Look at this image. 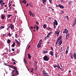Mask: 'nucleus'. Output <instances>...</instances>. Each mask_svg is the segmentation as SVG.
I'll list each match as a JSON object with an SVG mask.
<instances>
[{"label": "nucleus", "instance_id": "f257e3e1", "mask_svg": "<svg viewBox=\"0 0 76 76\" xmlns=\"http://www.w3.org/2000/svg\"><path fill=\"white\" fill-rule=\"evenodd\" d=\"M12 68L14 70H13L11 72V76H17L19 75V72L17 68L15 66H12Z\"/></svg>", "mask_w": 76, "mask_h": 76}, {"label": "nucleus", "instance_id": "f03ea898", "mask_svg": "<svg viewBox=\"0 0 76 76\" xmlns=\"http://www.w3.org/2000/svg\"><path fill=\"white\" fill-rule=\"evenodd\" d=\"M43 60L45 61H48L49 60V58L47 56H45L43 57Z\"/></svg>", "mask_w": 76, "mask_h": 76}, {"label": "nucleus", "instance_id": "7ed1b4c3", "mask_svg": "<svg viewBox=\"0 0 76 76\" xmlns=\"http://www.w3.org/2000/svg\"><path fill=\"white\" fill-rule=\"evenodd\" d=\"M42 74L44 75L45 74V75H43V76H50L49 75H48V73H47L46 72V71H45V70H43L42 71Z\"/></svg>", "mask_w": 76, "mask_h": 76}, {"label": "nucleus", "instance_id": "20e7f679", "mask_svg": "<svg viewBox=\"0 0 76 76\" xmlns=\"http://www.w3.org/2000/svg\"><path fill=\"white\" fill-rule=\"evenodd\" d=\"M69 31L66 29H65L64 30L63 32V33H66V34H67L69 33Z\"/></svg>", "mask_w": 76, "mask_h": 76}, {"label": "nucleus", "instance_id": "39448f33", "mask_svg": "<svg viewBox=\"0 0 76 76\" xmlns=\"http://www.w3.org/2000/svg\"><path fill=\"white\" fill-rule=\"evenodd\" d=\"M58 7L60 8H61V9L64 8V7L62 5L60 4H59V5L58 6L56 5V7Z\"/></svg>", "mask_w": 76, "mask_h": 76}, {"label": "nucleus", "instance_id": "423d86ee", "mask_svg": "<svg viewBox=\"0 0 76 76\" xmlns=\"http://www.w3.org/2000/svg\"><path fill=\"white\" fill-rule=\"evenodd\" d=\"M62 38V36L61 35L60 36V37H58V39H57V40L56 41V42L58 43L59 42V40H60V39H61Z\"/></svg>", "mask_w": 76, "mask_h": 76}, {"label": "nucleus", "instance_id": "0eeeda50", "mask_svg": "<svg viewBox=\"0 0 76 76\" xmlns=\"http://www.w3.org/2000/svg\"><path fill=\"white\" fill-rule=\"evenodd\" d=\"M62 43V39H60V41L59 42V43H58V46H60Z\"/></svg>", "mask_w": 76, "mask_h": 76}, {"label": "nucleus", "instance_id": "6e6552de", "mask_svg": "<svg viewBox=\"0 0 76 76\" xmlns=\"http://www.w3.org/2000/svg\"><path fill=\"white\" fill-rule=\"evenodd\" d=\"M76 24V19H75L74 20L73 24L72 25V26L74 27Z\"/></svg>", "mask_w": 76, "mask_h": 76}, {"label": "nucleus", "instance_id": "1a4fd4ad", "mask_svg": "<svg viewBox=\"0 0 76 76\" xmlns=\"http://www.w3.org/2000/svg\"><path fill=\"white\" fill-rule=\"evenodd\" d=\"M70 36V34H68L66 36V39H68L69 38Z\"/></svg>", "mask_w": 76, "mask_h": 76}, {"label": "nucleus", "instance_id": "9d476101", "mask_svg": "<svg viewBox=\"0 0 76 76\" xmlns=\"http://www.w3.org/2000/svg\"><path fill=\"white\" fill-rule=\"evenodd\" d=\"M54 20L55 21L54 22V25L55 24L56 26L58 25V23L56 20V19H55Z\"/></svg>", "mask_w": 76, "mask_h": 76}, {"label": "nucleus", "instance_id": "9b49d317", "mask_svg": "<svg viewBox=\"0 0 76 76\" xmlns=\"http://www.w3.org/2000/svg\"><path fill=\"white\" fill-rule=\"evenodd\" d=\"M15 40V41L16 42L17 44L18 45V47H20V43H19V42L17 40Z\"/></svg>", "mask_w": 76, "mask_h": 76}, {"label": "nucleus", "instance_id": "f8f14e48", "mask_svg": "<svg viewBox=\"0 0 76 76\" xmlns=\"http://www.w3.org/2000/svg\"><path fill=\"white\" fill-rule=\"evenodd\" d=\"M14 27L13 26V24H11L10 25V28L11 29V30H13L14 28Z\"/></svg>", "mask_w": 76, "mask_h": 76}, {"label": "nucleus", "instance_id": "ddd939ff", "mask_svg": "<svg viewBox=\"0 0 76 76\" xmlns=\"http://www.w3.org/2000/svg\"><path fill=\"white\" fill-rule=\"evenodd\" d=\"M35 26L36 27V30L38 31V30L39 29V27H38V26L37 25H35Z\"/></svg>", "mask_w": 76, "mask_h": 76}, {"label": "nucleus", "instance_id": "4468645a", "mask_svg": "<svg viewBox=\"0 0 76 76\" xmlns=\"http://www.w3.org/2000/svg\"><path fill=\"white\" fill-rule=\"evenodd\" d=\"M34 65L36 66V68H37V61H35Z\"/></svg>", "mask_w": 76, "mask_h": 76}, {"label": "nucleus", "instance_id": "2eb2a0df", "mask_svg": "<svg viewBox=\"0 0 76 76\" xmlns=\"http://www.w3.org/2000/svg\"><path fill=\"white\" fill-rule=\"evenodd\" d=\"M74 55H73L74 59L76 60V53H74Z\"/></svg>", "mask_w": 76, "mask_h": 76}, {"label": "nucleus", "instance_id": "dca6fc26", "mask_svg": "<svg viewBox=\"0 0 76 76\" xmlns=\"http://www.w3.org/2000/svg\"><path fill=\"white\" fill-rule=\"evenodd\" d=\"M52 33V32L50 33H49L48 35H47V37L48 38L50 37L49 36Z\"/></svg>", "mask_w": 76, "mask_h": 76}, {"label": "nucleus", "instance_id": "f3484780", "mask_svg": "<svg viewBox=\"0 0 76 76\" xmlns=\"http://www.w3.org/2000/svg\"><path fill=\"white\" fill-rule=\"evenodd\" d=\"M28 58L29 59H31V56L30 54H28Z\"/></svg>", "mask_w": 76, "mask_h": 76}, {"label": "nucleus", "instance_id": "a211bd4d", "mask_svg": "<svg viewBox=\"0 0 76 76\" xmlns=\"http://www.w3.org/2000/svg\"><path fill=\"white\" fill-rule=\"evenodd\" d=\"M41 44H38L37 45V48H40V47H41Z\"/></svg>", "mask_w": 76, "mask_h": 76}, {"label": "nucleus", "instance_id": "6ab92c4d", "mask_svg": "<svg viewBox=\"0 0 76 76\" xmlns=\"http://www.w3.org/2000/svg\"><path fill=\"white\" fill-rule=\"evenodd\" d=\"M42 40L41 39L40 40H39V42L38 43V44L41 45L42 44Z\"/></svg>", "mask_w": 76, "mask_h": 76}, {"label": "nucleus", "instance_id": "aec40b11", "mask_svg": "<svg viewBox=\"0 0 76 76\" xmlns=\"http://www.w3.org/2000/svg\"><path fill=\"white\" fill-rule=\"evenodd\" d=\"M72 3V1H70L69 2L68 4L69 5H71Z\"/></svg>", "mask_w": 76, "mask_h": 76}, {"label": "nucleus", "instance_id": "412c9836", "mask_svg": "<svg viewBox=\"0 0 76 76\" xmlns=\"http://www.w3.org/2000/svg\"><path fill=\"white\" fill-rule=\"evenodd\" d=\"M1 17H2V19H4V18L5 17V16L4 15H2Z\"/></svg>", "mask_w": 76, "mask_h": 76}, {"label": "nucleus", "instance_id": "4be33fe9", "mask_svg": "<svg viewBox=\"0 0 76 76\" xmlns=\"http://www.w3.org/2000/svg\"><path fill=\"white\" fill-rule=\"evenodd\" d=\"M29 13L30 16H31L32 15V14L31 11V10H30L29 11Z\"/></svg>", "mask_w": 76, "mask_h": 76}, {"label": "nucleus", "instance_id": "5701e85b", "mask_svg": "<svg viewBox=\"0 0 76 76\" xmlns=\"http://www.w3.org/2000/svg\"><path fill=\"white\" fill-rule=\"evenodd\" d=\"M24 62L25 64H27V61L25 58L24 59Z\"/></svg>", "mask_w": 76, "mask_h": 76}, {"label": "nucleus", "instance_id": "b1692460", "mask_svg": "<svg viewBox=\"0 0 76 76\" xmlns=\"http://www.w3.org/2000/svg\"><path fill=\"white\" fill-rule=\"evenodd\" d=\"M27 2L25 0H24L23 1V3L24 4H25Z\"/></svg>", "mask_w": 76, "mask_h": 76}, {"label": "nucleus", "instance_id": "393cba45", "mask_svg": "<svg viewBox=\"0 0 76 76\" xmlns=\"http://www.w3.org/2000/svg\"><path fill=\"white\" fill-rule=\"evenodd\" d=\"M43 3H46L47 0H42Z\"/></svg>", "mask_w": 76, "mask_h": 76}, {"label": "nucleus", "instance_id": "a878e982", "mask_svg": "<svg viewBox=\"0 0 76 76\" xmlns=\"http://www.w3.org/2000/svg\"><path fill=\"white\" fill-rule=\"evenodd\" d=\"M50 55H51L52 56H53V51H51L50 52Z\"/></svg>", "mask_w": 76, "mask_h": 76}, {"label": "nucleus", "instance_id": "bb28decb", "mask_svg": "<svg viewBox=\"0 0 76 76\" xmlns=\"http://www.w3.org/2000/svg\"><path fill=\"white\" fill-rule=\"evenodd\" d=\"M10 42H11V41L9 39H8V41H7V42L8 43L10 44Z\"/></svg>", "mask_w": 76, "mask_h": 76}, {"label": "nucleus", "instance_id": "cd10ccee", "mask_svg": "<svg viewBox=\"0 0 76 76\" xmlns=\"http://www.w3.org/2000/svg\"><path fill=\"white\" fill-rule=\"evenodd\" d=\"M15 45V42L13 43V44H12V47H14Z\"/></svg>", "mask_w": 76, "mask_h": 76}, {"label": "nucleus", "instance_id": "c85d7f7f", "mask_svg": "<svg viewBox=\"0 0 76 76\" xmlns=\"http://www.w3.org/2000/svg\"><path fill=\"white\" fill-rule=\"evenodd\" d=\"M12 16V15H9L7 16V17H8V18H10V17Z\"/></svg>", "mask_w": 76, "mask_h": 76}, {"label": "nucleus", "instance_id": "c756f323", "mask_svg": "<svg viewBox=\"0 0 76 76\" xmlns=\"http://www.w3.org/2000/svg\"><path fill=\"white\" fill-rule=\"evenodd\" d=\"M43 28H45L46 27V26L45 24H44L43 26Z\"/></svg>", "mask_w": 76, "mask_h": 76}, {"label": "nucleus", "instance_id": "7c9ffc66", "mask_svg": "<svg viewBox=\"0 0 76 76\" xmlns=\"http://www.w3.org/2000/svg\"><path fill=\"white\" fill-rule=\"evenodd\" d=\"M4 2L2 0H1L0 1V4H1V3H3V2Z\"/></svg>", "mask_w": 76, "mask_h": 76}, {"label": "nucleus", "instance_id": "2f4dec72", "mask_svg": "<svg viewBox=\"0 0 76 76\" xmlns=\"http://www.w3.org/2000/svg\"><path fill=\"white\" fill-rule=\"evenodd\" d=\"M55 33L56 34H58L59 33V32H58L57 31H55Z\"/></svg>", "mask_w": 76, "mask_h": 76}, {"label": "nucleus", "instance_id": "473e14b6", "mask_svg": "<svg viewBox=\"0 0 76 76\" xmlns=\"http://www.w3.org/2000/svg\"><path fill=\"white\" fill-rule=\"evenodd\" d=\"M32 16L33 17H34L35 16V14L34 13H32Z\"/></svg>", "mask_w": 76, "mask_h": 76}, {"label": "nucleus", "instance_id": "72a5a7b5", "mask_svg": "<svg viewBox=\"0 0 76 76\" xmlns=\"http://www.w3.org/2000/svg\"><path fill=\"white\" fill-rule=\"evenodd\" d=\"M19 37L18 36V34H15V38H18Z\"/></svg>", "mask_w": 76, "mask_h": 76}, {"label": "nucleus", "instance_id": "f704fd0d", "mask_svg": "<svg viewBox=\"0 0 76 76\" xmlns=\"http://www.w3.org/2000/svg\"><path fill=\"white\" fill-rule=\"evenodd\" d=\"M31 3H29V7H30L31 8H32V6H31Z\"/></svg>", "mask_w": 76, "mask_h": 76}, {"label": "nucleus", "instance_id": "c9c22d12", "mask_svg": "<svg viewBox=\"0 0 76 76\" xmlns=\"http://www.w3.org/2000/svg\"><path fill=\"white\" fill-rule=\"evenodd\" d=\"M68 50H66V52H65V53L66 54H67L68 52Z\"/></svg>", "mask_w": 76, "mask_h": 76}, {"label": "nucleus", "instance_id": "e433bc0d", "mask_svg": "<svg viewBox=\"0 0 76 76\" xmlns=\"http://www.w3.org/2000/svg\"><path fill=\"white\" fill-rule=\"evenodd\" d=\"M8 66L9 67H11V68H12V66L11 65H10V64H8Z\"/></svg>", "mask_w": 76, "mask_h": 76}, {"label": "nucleus", "instance_id": "4c0bfd02", "mask_svg": "<svg viewBox=\"0 0 76 76\" xmlns=\"http://www.w3.org/2000/svg\"><path fill=\"white\" fill-rule=\"evenodd\" d=\"M44 54H46L48 53V52L47 51H44Z\"/></svg>", "mask_w": 76, "mask_h": 76}, {"label": "nucleus", "instance_id": "58836bf2", "mask_svg": "<svg viewBox=\"0 0 76 76\" xmlns=\"http://www.w3.org/2000/svg\"><path fill=\"white\" fill-rule=\"evenodd\" d=\"M16 18H14L13 19V23H15V21Z\"/></svg>", "mask_w": 76, "mask_h": 76}, {"label": "nucleus", "instance_id": "ea45409f", "mask_svg": "<svg viewBox=\"0 0 76 76\" xmlns=\"http://www.w3.org/2000/svg\"><path fill=\"white\" fill-rule=\"evenodd\" d=\"M8 36L9 37H10L11 36V35L10 34V32L8 34Z\"/></svg>", "mask_w": 76, "mask_h": 76}, {"label": "nucleus", "instance_id": "a19ab883", "mask_svg": "<svg viewBox=\"0 0 76 76\" xmlns=\"http://www.w3.org/2000/svg\"><path fill=\"white\" fill-rule=\"evenodd\" d=\"M69 55H70V57H71V56H72V53H69Z\"/></svg>", "mask_w": 76, "mask_h": 76}, {"label": "nucleus", "instance_id": "79ce46f5", "mask_svg": "<svg viewBox=\"0 0 76 76\" xmlns=\"http://www.w3.org/2000/svg\"><path fill=\"white\" fill-rule=\"evenodd\" d=\"M51 28L50 27H48V28H47V29L48 30H51Z\"/></svg>", "mask_w": 76, "mask_h": 76}, {"label": "nucleus", "instance_id": "37998d69", "mask_svg": "<svg viewBox=\"0 0 76 76\" xmlns=\"http://www.w3.org/2000/svg\"><path fill=\"white\" fill-rule=\"evenodd\" d=\"M64 13V12L63 11H61V14H63Z\"/></svg>", "mask_w": 76, "mask_h": 76}, {"label": "nucleus", "instance_id": "c03bdc74", "mask_svg": "<svg viewBox=\"0 0 76 76\" xmlns=\"http://www.w3.org/2000/svg\"><path fill=\"white\" fill-rule=\"evenodd\" d=\"M36 23L37 25H39V22L38 21H36Z\"/></svg>", "mask_w": 76, "mask_h": 76}, {"label": "nucleus", "instance_id": "a18cd8bd", "mask_svg": "<svg viewBox=\"0 0 76 76\" xmlns=\"http://www.w3.org/2000/svg\"><path fill=\"white\" fill-rule=\"evenodd\" d=\"M69 46H67V48H66V50H69Z\"/></svg>", "mask_w": 76, "mask_h": 76}, {"label": "nucleus", "instance_id": "49530a36", "mask_svg": "<svg viewBox=\"0 0 76 76\" xmlns=\"http://www.w3.org/2000/svg\"><path fill=\"white\" fill-rule=\"evenodd\" d=\"M4 28V26H1V29H3Z\"/></svg>", "mask_w": 76, "mask_h": 76}, {"label": "nucleus", "instance_id": "de8ad7c7", "mask_svg": "<svg viewBox=\"0 0 76 76\" xmlns=\"http://www.w3.org/2000/svg\"><path fill=\"white\" fill-rule=\"evenodd\" d=\"M12 61H15V62H17V61H16V60H14V59H12Z\"/></svg>", "mask_w": 76, "mask_h": 76}, {"label": "nucleus", "instance_id": "09e8293b", "mask_svg": "<svg viewBox=\"0 0 76 76\" xmlns=\"http://www.w3.org/2000/svg\"><path fill=\"white\" fill-rule=\"evenodd\" d=\"M47 36L45 37V40L47 39Z\"/></svg>", "mask_w": 76, "mask_h": 76}, {"label": "nucleus", "instance_id": "8fccbe9b", "mask_svg": "<svg viewBox=\"0 0 76 76\" xmlns=\"http://www.w3.org/2000/svg\"><path fill=\"white\" fill-rule=\"evenodd\" d=\"M55 55H56V58L57 57V54L56 53L55 54Z\"/></svg>", "mask_w": 76, "mask_h": 76}, {"label": "nucleus", "instance_id": "3c124183", "mask_svg": "<svg viewBox=\"0 0 76 76\" xmlns=\"http://www.w3.org/2000/svg\"><path fill=\"white\" fill-rule=\"evenodd\" d=\"M51 49L52 51H53V48L52 47H51Z\"/></svg>", "mask_w": 76, "mask_h": 76}, {"label": "nucleus", "instance_id": "603ef678", "mask_svg": "<svg viewBox=\"0 0 76 76\" xmlns=\"http://www.w3.org/2000/svg\"><path fill=\"white\" fill-rule=\"evenodd\" d=\"M49 1L50 3H52V0H49Z\"/></svg>", "mask_w": 76, "mask_h": 76}, {"label": "nucleus", "instance_id": "864d4df0", "mask_svg": "<svg viewBox=\"0 0 76 76\" xmlns=\"http://www.w3.org/2000/svg\"><path fill=\"white\" fill-rule=\"evenodd\" d=\"M29 5V4L27 3V4H26V7H28Z\"/></svg>", "mask_w": 76, "mask_h": 76}, {"label": "nucleus", "instance_id": "5fc2aeb1", "mask_svg": "<svg viewBox=\"0 0 76 76\" xmlns=\"http://www.w3.org/2000/svg\"><path fill=\"white\" fill-rule=\"evenodd\" d=\"M30 46H31L30 45L29 46H28V49H27V50H28V49H29V48H30Z\"/></svg>", "mask_w": 76, "mask_h": 76}, {"label": "nucleus", "instance_id": "6e6d98bb", "mask_svg": "<svg viewBox=\"0 0 76 76\" xmlns=\"http://www.w3.org/2000/svg\"><path fill=\"white\" fill-rule=\"evenodd\" d=\"M9 4H10V5H9V7H10L11 6V4H10V2L9 3Z\"/></svg>", "mask_w": 76, "mask_h": 76}, {"label": "nucleus", "instance_id": "4d7b16f0", "mask_svg": "<svg viewBox=\"0 0 76 76\" xmlns=\"http://www.w3.org/2000/svg\"><path fill=\"white\" fill-rule=\"evenodd\" d=\"M57 67V65H55L54 66V68H56V67Z\"/></svg>", "mask_w": 76, "mask_h": 76}, {"label": "nucleus", "instance_id": "13d9d810", "mask_svg": "<svg viewBox=\"0 0 76 76\" xmlns=\"http://www.w3.org/2000/svg\"><path fill=\"white\" fill-rule=\"evenodd\" d=\"M69 18L68 16H67V20H69Z\"/></svg>", "mask_w": 76, "mask_h": 76}, {"label": "nucleus", "instance_id": "bf43d9fd", "mask_svg": "<svg viewBox=\"0 0 76 76\" xmlns=\"http://www.w3.org/2000/svg\"><path fill=\"white\" fill-rule=\"evenodd\" d=\"M31 70L32 71H34L33 68L32 67L31 68Z\"/></svg>", "mask_w": 76, "mask_h": 76}, {"label": "nucleus", "instance_id": "052dcab7", "mask_svg": "<svg viewBox=\"0 0 76 76\" xmlns=\"http://www.w3.org/2000/svg\"><path fill=\"white\" fill-rule=\"evenodd\" d=\"M15 49L14 48L12 49V51H15Z\"/></svg>", "mask_w": 76, "mask_h": 76}, {"label": "nucleus", "instance_id": "680f3d73", "mask_svg": "<svg viewBox=\"0 0 76 76\" xmlns=\"http://www.w3.org/2000/svg\"><path fill=\"white\" fill-rule=\"evenodd\" d=\"M12 7H10V8L9 9L10 10V11H11L12 10Z\"/></svg>", "mask_w": 76, "mask_h": 76}, {"label": "nucleus", "instance_id": "e2e57ef3", "mask_svg": "<svg viewBox=\"0 0 76 76\" xmlns=\"http://www.w3.org/2000/svg\"><path fill=\"white\" fill-rule=\"evenodd\" d=\"M57 67L60 66H59V64H57Z\"/></svg>", "mask_w": 76, "mask_h": 76}, {"label": "nucleus", "instance_id": "0e129e2a", "mask_svg": "<svg viewBox=\"0 0 76 76\" xmlns=\"http://www.w3.org/2000/svg\"><path fill=\"white\" fill-rule=\"evenodd\" d=\"M56 28V26L55 25V24H54V29H55Z\"/></svg>", "mask_w": 76, "mask_h": 76}, {"label": "nucleus", "instance_id": "69168bd1", "mask_svg": "<svg viewBox=\"0 0 76 76\" xmlns=\"http://www.w3.org/2000/svg\"><path fill=\"white\" fill-rule=\"evenodd\" d=\"M57 67H58V69H59H59L60 68V66H57Z\"/></svg>", "mask_w": 76, "mask_h": 76}, {"label": "nucleus", "instance_id": "338daca9", "mask_svg": "<svg viewBox=\"0 0 76 76\" xmlns=\"http://www.w3.org/2000/svg\"><path fill=\"white\" fill-rule=\"evenodd\" d=\"M14 65H15L16 64V62H13Z\"/></svg>", "mask_w": 76, "mask_h": 76}, {"label": "nucleus", "instance_id": "774afa93", "mask_svg": "<svg viewBox=\"0 0 76 76\" xmlns=\"http://www.w3.org/2000/svg\"><path fill=\"white\" fill-rule=\"evenodd\" d=\"M49 8L50 9H52V7H49Z\"/></svg>", "mask_w": 76, "mask_h": 76}]
</instances>
